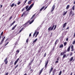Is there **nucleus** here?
I'll use <instances>...</instances> for the list:
<instances>
[{"label": "nucleus", "instance_id": "obj_1", "mask_svg": "<svg viewBox=\"0 0 75 75\" xmlns=\"http://www.w3.org/2000/svg\"><path fill=\"white\" fill-rule=\"evenodd\" d=\"M34 4L33 3L29 7V5H27L25 7V9L26 10V11H29V10H31V9L33 7V6H34ZM28 7H29L28 8Z\"/></svg>", "mask_w": 75, "mask_h": 75}, {"label": "nucleus", "instance_id": "obj_2", "mask_svg": "<svg viewBox=\"0 0 75 75\" xmlns=\"http://www.w3.org/2000/svg\"><path fill=\"white\" fill-rule=\"evenodd\" d=\"M54 26H55V25H54L52 28L51 26L48 29V30L50 31H51L52 30H53V29L54 28Z\"/></svg>", "mask_w": 75, "mask_h": 75}, {"label": "nucleus", "instance_id": "obj_3", "mask_svg": "<svg viewBox=\"0 0 75 75\" xmlns=\"http://www.w3.org/2000/svg\"><path fill=\"white\" fill-rule=\"evenodd\" d=\"M8 59V58L6 57L4 60V62H5V64L6 65H7V63H8V61H7Z\"/></svg>", "mask_w": 75, "mask_h": 75}, {"label": "nucleus", "instance_id": "obj_4", "mask_svg": "<svg viewBox=\"0 0 75 75\" xmlns=\"http://www.w3.org/2000/svg\"><path fill=\"white\" fill-rule=\"evenodd\" d=\"M48 60L46 61L45 62V69L47 68V65H48Z\"/></svg>", "mask_w": 75, "mask_h": 75}, {"label": "nucleus", "instance_id": "obj_5", "mask_svg": "<svg viewBox=\"0 0 75 75\" xmlns=\"http://www.w3.org/2000/svg\"><path fill=\"white\" fill-rule=\"evenodd\" d=\"M5 38H6V36H4L3 38V39L1 40L0 43V44H1H1H3V41H4V39Z\"/></svg>", "mask_w": 75, "mask_h": 75}, {"label": "nucleus", "instance_id": "obj_6", "mask_svg": "<svg viewBox=\"0 0 75 75\" xmlns=\"http://www.w3.org/2000/svg\"><path fill=\"white\" fill-rule=\"evenodd\" d=\"M21 57H19V58H18L17 60H16L14 64V65H16V64H17V62H18V60H19V59H20V58Z\"/></svg>", "mask_w": 75, "mask_h": 75}, {"label": "nucleus", "instance_id": "obj_7", "mask_svg": "<svg viewBox=\"0 0 75 75\" xmlns=\"http://www.w3.org/2000/svg\"><path fill=\"white\" fill-rule=\"evenodd\" d=\"M28 23V22H26L24 25H23V26H24V27H27L28 26V25L27 24Z\"/></svg>", "mask_w": 75, "mask_h": 75}, {"label": "nucleus", "instance_id": "obj_8", "mask_svg": "<svg viewBox=\"0 0 75 75\" xmlns=\"http://www.w3.org/2000/svg\"><path fill=\"white\" fill-rule=\"evenodd\" d=\"M55 5H54L52 7V9L51 11V13H52V11H54V9L55 8Z\"/></svg>", "mask_w": 75, "mask_h": 75}, {"label": "nucleus", "instance_id": "obj_9", "mask_svg": "<svg viewBox=\"0 0 75 75\" xmlns=\"http://www.w3.org/2000/svg\"><path fill=\"white\" fill-rule=\"evenodd\" d=\"M43 69H44V68H42L40 71V72L39 74V75H40L41 74V73H42V71H43Z\"/></svg>", "mask_w": 75, "mask_h": 75}, {"label": "nucleus", "instance_id": "obj_10", "mask_svg": "<svg viewBox=\"0 0 75 75\" xmlns=\"http://www.w3.org/2000/svg\"><path fill=\"white\" fill-rule=\"evenodd\" d=\"M26 13H27V12L26 11H24L21 16V17H23V15H25V14H26Z\"/></svg>", "mask_w": 75, "mask_h": 75}, {"label": "nucleus", "instance_id": "obj_11", "mask_svg": "<svg viewBox=\"0 0 75 75\" xmlns=\"http://www.w3.org/2000/svg\"><path fill=\"white\" fill-rule=\"evenodd\" d=\"M53 68H53L52 67H51V69L49 71L50 74H51V72H52V71L53 70Z\"/></svg>", "mask_w": 75, "mask_h": 75}, {"label": "nucleus", "instance_id": "obj_12", "mask_svg": "<svg viewBox=\"0 0 75 75\" xmlns=\"http://www.w3.org/2000/svg\"><path fill=\"white\" fill-rule=\"evenodd\" d=\"M67 24V22L65 23L63 25V28H65V27H66Z\"/></svg>", "mask_w": 75, "mask_h": 75}, {"label": "nucleus", "instance_id": "obj_13", "mask_svg": "<svg viewBox=\"0 0 75 75\" xmlns=\"http://www.w3.org/2000/svg\"><path fill=\"white\" fill-rule=\"evenodd\" d=\"M36 14V13L35 14H34L32 16V17L31 18H30V20H31L32 19H33V18H34V17H35V15Z\"/></svg>", "mask_w": 75, "mask_h": 75}, {"label": "nucleus", "instance_id": "obj_14", "mask_svg": "<svg viewBox=\"0 0 75 75\" xmlns=\"http://www.w3.org/2000/svg\"><path fill=\"white\" fill-rule=\"evenodd\" d=\"M38 40V39L37 38L36 39H35L33 42V45H34L35 44V43H34V42H35L37 41V40Z\"/></svg>", "mask_w": 75, "mask_h": 75}, {"label": "nucleus", "instance_id": "obj_15", "mask_svg": "<svg viewBox=\"0 0 75 75\" xmlns=\"http://www.w3.org/2000/svg\"><path fill=\"white\" fill-rule=\"evenodd\" d=\"M72 13H73V11H72V10H71V11H70V13H69V16H70L72 15Z\"/></svg>", "mask_w": 75, "mask_h": 75}, {"label": "nucleus", "instance_id": "obj_16", "mask_svg": "<svg viewBox=\"0 0 75 75\" xmlns=\"http://www.w3.org/2000/svg\"><path fill=\"white\" fill-rule=\"evenodd\" d=\"M71 48V46H69L68 48L67 51L68 52H69L70 51V49Z\"/></svg>", "mask_w": 75, "mask_h": 75}, {"label": "nucleus", "instance_id": "obj_17", "mask_svg": "<svg viewBox=\"0 0 75 75\" xmlns=\"http://www.w3.org/2000/svg\"><path fill=\"white\" fill-rule=\"evenodd\" d=\"M32 1V0H30L29 1L28 3V4H31V3L32 2H31Z\"/></svg>", "mask_w": 75, "mask_h": 75}, {"label": "nucleus", "instance_id": "obj_18", "mask_svg": "<svg viewBox=\"0 0 75 75\" xmlns=\"http://www.w3.org/2000/svg\"><path fill=\"white\" fill-rule=\"evenodd\" d=\"M16 23V21H14L11 24H10V27H11V26H12V25H13V24H14V23Z\"/></svg>", "mask_w": 75, "mask_h": 75}, {"label": "nucleus", "instance_id": "obj_19", "mask_svg": "<svg viewBox=\"0 0 75 75\" xmlns=\"http://www.w3.org/2000/svg\"><path fill=\"white\" fill-rule=\"evenodd\" d=\"M45 8V6H43L42 8L40 10V11H42L44 8Z\"/></svg>", "mask_w": 75, "mask_h": 75}, {"label": "nucleus", "instance_id": "obj_20", "mask_svg": "<svg viewBox=\"0 0 75 75\" xmlns=\"http://www.w3.org/2000/svg\"><path fill=\"white\" fill-rule=\"evenodd\" d=\"M58 39H57V40H56V42H55V45H57V43L58 42Z\"/></svg>", "mask_w": 75, "mask_h": 75}, {"label": "nucleus", "instance_id": "obj_21", "mask_svg": "<svg viewBox=\"0 0 75 75\" xmlns=\"http://www.w3.org/2000/svg\"><path fill=\"white\" fill-rule=\"evenodd\" d=\"M64 47V45L63 44H61L59 46V48H62Z\"/></svg>", "mask_w": 75, "mask_h": 75}, {"label": "nucleus", "instance_id": "obj_22", "mask_svg": "<svg viewBox=\"0 0 75 75\" xmlns=\"http://www.w3.org/2000/svg\"><path fill=\"white\" fill-rule=\"evenodd\" d=\"M69 6H70L69 5H67L66 8V9H68V8H69Z\"/></svg>", "mask_w": 75, "mask_h": 75}, {"label": "nucleus", "instance_id": "obj_23", "mask_svg": "<svg viewBox=\"0 0 75 75\" xmlns=\"http://www.w3.org/2000/svg\"><path fill=\"white\" fill-rule=\"evenodd\" d=\"M34 21V20H33L31 21L30 22V23H29L30 24H31L32 23H33Z\"/></svg>", "mask_w": 75, "mask_h": 75}, {"label": "nucleus", "instance_id": "obj_24", "mask_svg": "<svg viewBox=\"0 0 75 75\" xmlns=\"http://www.w3.org/2000/svg\"><path fill=\"white\" fill-rule=\"evenodd\" d=\"M72 60H73V57H71L70 60V62H71V61H72Z\"/></svg>", "mask_w": 75, "mask_h": 75}, {"label": "nucleus", "instance_id": "obj_25", "mask_svg": "<svg viewBox=\"0 0 75 75\" xmlns=\"http://www.w3.org/2000/svg\"><path fill=\"white\" fill-rule=\"evenodd\" d=\"M36 33H37V31H36L34 33L33 35V37H34L35 35L36 34Z\"/></svg>", "mask_w": 75, "mask_h": 75}, {"label": "nucleus", "instance_id": "obj_26", "mask_svg": "<svg viewBox=\"0 0 75 75\" xmlns=\"http://www.w3.org/2000/svg\"><path fill=\"white\" fill-rule=\"evenodd\" d=\"M55 72H56V69H54L53 71V74H54L55 73Z\"/></svg>", "mask_w": 75, "mask_h": 75}, {"label": "nucleus", "instance_id": "obj_27", "mask_svg": "<svg viewBox=\"0 0 75 75\" xmlns=\"http://www.w3.org/2000/svg\"><path fill=\"white\" fill-rule=\"evenodd\" d=\"M20 52V50H16V52H17V53H18H18H19V52Z\"/></svg>", "mask_w": 75, "mask_h": 75}, {"label": "nucleus", "instance_id": "obj_28", "mask_svg": "<svg viewBox=\"0 0 75 75\" xmlns=\"http://www.w3.org/2000/svg\"><path fill=\"white\" fill-rule=\"evenodd\" d=\"M38 34H39V32H38L36 33V35H35V37H37V35H38Z\"/></svg>", "mask_w": 75, "mask_h": 75}, {"label": "nucleus", "instance_id": "obj_29", "mask_svg": "<svg viewBox=\"0 0 75 75\" xmlns=\"http://www.w3.org/2000/svg\"><path fill=\"white\" fill-rule=\"evenodd\" d=\"M34 60V58L33 59H32V60L30 61L31 63H33Z\"/></svg>", "mask_w": 75, "mask_h": 75}, {"label": "nucleus", "instance_id": "obj_30", "mask_svg": "<svg viewBox=\"0 0 75 75\" xmlns=\"http://www.w3.org/2000/svg\"><path fill=\"white\" fill-rule=\"evenodd\" d=\"M73 10H74L75 9V5H74L72 7Z\"/></svg>", "mask_w": 75, "mask_h": 75}, {"label": "nucleus", "instance_id": "obj_31", "mask_svg": "<svg viewBox=\"0 0 75 75\" xmlns=\"http://www.w3.org/2000/svg\"><path fill=\"white\" fill-rule=\"evenodd\" d=\"M67 11H66L65 13H63V16H65V14H67Z\"/></svg>", "mask_w": 75, "mask_h": 75}, {"label": "nucleus", "instance_id": "obj_32", "mask_svg": "<svg viewBox=\"0 0 75 75\" xmlns=\"http://www.w3.org/2000/svg\"><path fill=\"white\" fill-rule=\"evenodd\" d=\"M18 67V64L14 68V69H16V68H17Z\"/></svg>", "mask_w": 75, "mask_h": 75}, {"label": "nucleus", "instance_id": "obj_33", "mask_svg": "<svg viewBox=\"0 0 75 75\" xmlns=\"http://www.w3.org/2000/svg\"><path fill=\"white\" fill-rule=\"evenodd\" d=\"M75 15V13H73L71 16V17H72Z\"/></svg>", "mask_w": 75, "mask_h": 75}, {"label": "nucleus", "instance_id": "obj_34", "mask_svg": "<svg viewBox=\"0 0 75 75\" xmlns=\"http://www.w3.org/2000/svg\"><path fill=\"white\" fill-rule=\"evenodd\" d=\"M66 57V54H64L63 55V58H65V57Z\"/></svg>", "mask_w": 75, "mask_h": 75}, {"label": "nucleus", "instance_id": "obj_35", "mask_svg": "<svg viewBox=\"0 0 75 75\" xmlns=\"http://www.w3.org/2000/svg\"><path fill=\"white\" fill-rule=\"evenodd\" d=\"M14 3H13V4H12L11 5V7H14Z\"/></svg>", "mask_w": 75, "mask_h": 75}, {"label": "nucleus", "instance_id": "obj_36", "mask_svg": "<svg viewBox=\"0 0 75 75\" xmlns=\"http://www.w3.org/2000/svg\"><path fill=\"white\" fill-rule=\"evenodd\" d=\"M3 33H4L3 31L1 32V33L0 36H1L2 35H3Z\"/></svg>", "mask_w": 75, "mask_h": 75}, {"label": "nucleus", "instance_id": "obj_37", "mask_svg": "<svg viewBox=\"0 0 75 75\" xmlns=\"http://www.w3.org/2000/svg\"><path fill=\"white\" fill-rule=\"evenodd\" d=\"M61 74H62V71H60L59 75H61Z\"/></svg>", "mask_w": 75, "mask_h": 75}, {"label": "nucleus", "instance_id": "obj_38", "mask_svg": "<svg viewBox=\"0 0 75 75\" xmlns=\"http://www.w3.org/2000/svg\"><path fill=\"white\" fill-rule=\"evenodd\" d=\"M9 43V42H7V43L5 44L4 45V46H5V47H6V45H7V44H8Z\"/></svg>", "mask_w": 75, "mask_h": 75}, {"label": "nucleus", "instance_id": "obj_39", "mask_svg": "<svg viewBox=\"0 0 75 75\" xmlns=\"http://www.w3.org/2000/svg\"><path fill=\"white\" fill-rule=\"evenodd\" d=\"M56 28H57V25H56L54 27V30H55V29H56Z\"/></svg>", "mask_w": 75, "mask_h": 75}, {"label": "nucleus", "instance_id": "obj_40", "mask_svg": "<svg viewBox=\"0 0 75 75\" xmlns=\"http://www.w3.org/2000/svg\"><path fill=\"white\" fill-rule=\"evenodd\" d=\"M21 3V1H19L18 3V5H19V4H20Z\"/></svg>", "mask_w": 75, "mask_h": 75}, {"label": "nucleus", "instance_id": "obj_41", "mask_svg": "<svg viewBox=\"0 0 75 75\" xmlns=\"http://www.w3.org/2000/svg\"><path fill=\"white\" fill-rule=\"evenodd\" d=\"M46 55H47V53H45V54H44V57H46Z\"/></svg>", "mask_w": 75, "mask_h": 75}, {"label": "nucleus", "instance_id": "obj_42", "mask_svg": "<svg viewBox=\"0 0 75 75\" xmlns=\"http://www.w3.org/2000/svg\"><path fill=\"white\" fill-rule=\"evenodd\" d=\"M24 10H25V8H24L22 9V10L21 11L22 12L24 11Z\"/></svg>", "mask_w": 75, "mask_h": 75}, {"label": "nucleus", "instance_id": "obj_43", "mask_svg": "<svg viewBox=\"0 0 75 75\" xmlns=\"http://www.w3.org/2000/svg\"><path fill=\"white\" fill-rule=\"evenodd\" d=\"M60 55H64V53H63V52H61Z\"/></svg>", "mask_w": 75, "mask_h": 75}, {"label": "nucleus", "instance_id": "obj_44", "mask_svg": "<svg viewBox=\"0 0 75 75\" xmlns=\"http://www.w3.org/2000/svg\"><path fill=\"white\" fill-rule=\"evenodd\" d=\"M72 52H71V53L70 54V56L71 57V56H72Z\"/></svg>", "mask_w": 75, "mask_h": 75}, {"label": "nucleus", "instance_id": "obj_45", "mask_svg": "<svg viewBox=\"0 0 75 75\" xmlns=\"http://www.w3.org/2000/svg\"><path fill=\"white\" fill-rule=\"evenodd\" d=\"M12 18V16H11L9 18V20H10Z\"/></svg>", "mask_w": 75, "mask_h": 75}, {"label": "nucleus", "instance_id": "obj_46", "mask_svg": "<svg viewBox=\"0 0 75 75\" xmlns=\"http://www.w3.org/2000/svg\"><path fill=\"white\" fill-rule=\"evenodd\" d=\"M75 44V40H74L73 42H72V44Z\"/></svg>", "mask_w": 75, "mask_h": 75}, {"label": "nucleus", "instance_id": "obj_47", "mask_svg": "<svg viewBox=\"0 0 75 75\" xmlns=\"http://www.w3.org/2000/svg\"><path fill=\"white\" fill-rule=\"evenodd\" d=\"M64 45H66L67 44V42H64Z\"/></svg>", "mask_w": 75, "mask_h": 75}, {"label": "nucleus", "instance_id": "obj_48", "mask_svg": "<svg viewBox=\"0 0 75 75\" xmlns=\"http://www.w3.org/2000/svg\"><path fill=\"white\" fill-rule=\"evenodd\" d=\"M74 49V46L73 45H72L71 46V49Z\"/></svg>", "mask_w": 75, "mask_h": 75}, {"label": "nucleus", "instance_id": "obj_49", "mask_svg": "<svg viewBox=\"0 0 75 75\" xmlns=\"http://www.w3.org/2000/svg\"><path fill=\"white\" fill-rule=\"evenodd\" d=\"M26 42L27 43L28 42V38L26 40Z\"/></svg>", "mask_w": 75, "mask_h": 75}, {"label": "nucleus", "instance_id": "obj_50", "mask_svg": "<svg viewBox=\"0 0 75 75\" xmlns=\"http://www.w3.org/2000/svg\"><path fill=\"white\" fill-rule=\"evenodd\" d=\"M47 7H48V6H46L45 7V8L43 9V10L44 11L46 9V8H47Z\"/></svg>", "mask_w": 75, "mask_h": 75}, {"label": "nucleus", "instance_id": "obj_51", "mask_svg": "<svg viewBox=\"0 0 75 75\" xmlns=\"http://www.w3.org/2000/svg\"><path fill=\"white\" fill-rule=\"evenodd\" d=\"M15 29V28H14V27H13L12 28V30H14Z\"/></svg>", "mask_w": 75, "mask_h": 75}, {"label": "nucleus", "instance_id": "obj_52", "mask_svg": "<svg viewBox=\"0 0 75 75\" xmlns=\"http://www.w3.org/2000/svg\"><path fill=\"white\" fill-rule=\"evenodd\" d=\"M21 30L22 31H23V30H24V28H22Z\"/></svg>", "mask_w": 75, "mask_h": 75}, {"label": "nucleus", "instance_id": "obj_53", "mask_svg": "<svg viewBox=\"0 0 75 75\" xmlns=\"http://www.w3.org/2000/svg\"><path fill=\"white\" fill-rule=\"evenodd\" d=\"M65 51H66V50H65L64 51V52H63V53L64 54H65V52H67L66 51L65 52Z\"/></svg>", "mask_w": 75, "mask_h": 75}, {"label": "nucleus", "instance_id": "obj_54", "mask_svg": "<svg viewBox=\"0 0 75 75\" xmlns=\"http://www.w3.org/2000/svg\"><path fill=\"white\" fill-rule=\"evenodd\" d=\"M27 0H25V1L24 4H25L26 3V2H27Z\"/></svg>", "mask_w": 75, "mask_h": 75}, {"label": "nucleus", "instance_id": "obj_55", "mask_svg": "<svg viewBox=\"0 0 75 75\" xmlns=\"http://www.w3.org/2000/svg\"><path fill=\"white\" fill-rule=\"evenodd\" d=\"M17 25L16 24V25L14 26L13 27H14V28H16V27H17Z\"/></svg>", "mask_w": 75, "mask_h": 75}, {"label": "nucleus", "instance_id": "obj_56", "mask_svg": "<svg viewBox=\"0 0 75 75\" xmlns=\"http://www.w3.org/2000/svg\"><path fill=\"white\" fill-rule=\"evenodd\" d=\"M58 63V61L57 60L55 62L56 64H57V63Z\"/></svg>", "mask_w": 75, "mask_h": 75}, {"label": "nucleus", "instance_id": "obj_57", "mask_svg": "<svg viewBox=\"0 0 75 75\" xmlns=\"http://www.w3.org/2000/svg\"><path fill=\"white\" fill-rule=\"evenodd\" d=\"M8 73L7 72V73H6L5 75H8Z\"/></svg>", "mask_w": 75, "mask_h": 75}, {"label": "nucleus", "instance_id": "obj_58", "mask_svg": "<svg viewBox=\"0 0 75 75\" xmlns=\"http://www.w3.org/2000/svg\"><path fill=\"white\" fill-rule=\"evenodd\" d=\"M57 61H58V60H59V57H57Z\"/></svg>", "mask_w": 75, "mask_h": 75}, {"label": "nucleus", "instance_id": "obj_59", "mask_svg": "<svg viewBox=\"0 0 75 75\" xmlns=\"http://www.w3.org/2000/svg\"><path fill=\"white\" fill-rule=\"evenodd\" d=\"M69 27H67V28H66V30H68V29H69Z\"/></svg>", "mask_w": 75, "mask_h": 75}, {"label": "nucleus", "instance_id": "obj_60", "mask_svg": "<svg viewBox=\"0 0 75 75\" xmlns=\"http://www.w3.org/2000/svg\"><path fill=\"white\" fill-rule=\"evenodd\" d=\"M72 49L71 50V51H74V49Z\"/></svg>", "mask_w": 75, "mask_h": 75}, {"label": "nucleus", "instance_id": "obj_61", "mask_svg": "<svg viewBox=\"0 0 75 75\" xmlns=\"http://www.w3.org/2000/svg\"><path fill=\"white\" fill-rule=\"evenodd\" d=\"M21 31H22V30H21L20 31H19V33H21Z\"/></svg>", "mask_w": 75, "mask_h": 75}, {"label": "nucleus", "instance_id": "obj_62", "mask_svg": "<svg viewBox=\"0 0 75 75\" xmlns=\"http://www.w3.org/2000/svg\"><path fill=\"white\" fill-rule=\"evenodd\" d=\"M55 48H54V47H53L52 49V51H54V49Z\"/></svg>", "mask_w": 75, "mask_h": 75}, {"label": "nucleus", "instance_id": "obj_63", "mask_svg": "<svg viewBox=\"0 0 75 75\" xmlns=\"http://www.w3.org/2000/svg\"><path fill=\"white\" fill-rule=\"evenodd\" d=\"M31 34L30 33L29 34V37H31Z\"/></svg>", "mask_w": 75, "mask_h": 75}, {"label": "nucleus", "instance_id": "obj_64", "mask_svg": "<svg viewBox=\"0 0 75 75\" xmlns=\"http://www.w3.org/2000/svg\"><path fill=\"white\" fill-rule=\"evenodd\" d=\"M66 40L67 41H68V38H67L66 39Z\"/></svg>", "mask_w": 75, "mask_h": 75}]
</instances>
